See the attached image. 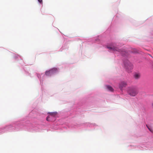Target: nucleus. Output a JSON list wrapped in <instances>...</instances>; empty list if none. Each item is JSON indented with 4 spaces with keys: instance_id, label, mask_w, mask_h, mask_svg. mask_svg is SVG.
Masks as SVG:
<instances>
[{
    "instance_id": "obj_1",
    "label": "nucleus",
    "mask_w": 153,
    "mask_h": 153,
    "mask_svg": "<svg viewBox=\"0 0 153 153\" xmlns=\"http://www.w3.org/2000/svg\"><path fill=\"white\" fill-rule=\"evenodd\" d=\"M23 130L30 132L40 131L42 129L40 125L34 126L27 120H20L13 122L12 123L0 127V135L7 132H13Z\"/></svg>"
},
{
    "instance_id": "obj_2",
    "label": "nucleus",
    "mask_w": 153,
    "mask_h": 153,
    "mask_svg": "<svg viewBox=\"0 0 153 153\" xmlns=\"http://www.w3.org/2000/svg\"><path fill=\"white\" fill-rule=\"evenodd\" d=\"M58 70L57 68H53L50 69L46 71L45 74L43 73H36V74L38 78L40 81L41 85H42L43 82L44 81L47 77L46 76H50L57 73Z\"/></svg>"
},
{
    "instance_id": "obj_3",
    "label": "nucleus",
    "mask_w": 153,
    "mask_h": 153,
    "mask_svg": "<svg viewBox=\"0 0 153 153\" xmlns=\"http://www.w3.org/2000/svg\"><path fill=\"white\" fill-rule=\"evenodd\" d=\"M127 91L128 94L132 97L135 96L138 92L137 89L134 88H129L128 89Z\"/></svg>"
},
{
    "instance_id": "obj_4",
    "label": "nucleus",
    "mask_w": 153,
    "mask_h": 153,
    "mask_svg": "<svg viewBox=\"0 0 153 153\" xmlns=\"http://www.w3.org/2000/svg\"><path fill=\"white\" fill-rule=\"evenodd\" d=\"M124 65L126 71L128 73L131 72L132 68V65L128 60H126L124 62Z\"/></svg>"
},
{
    "instance_id": "obj_5",
    "label": "nucleus",
    "mask_w": 153,
    "mask_h": 153,
    "mask_svg": "<svg viewBox=\"0 0 153 153\" xmlns=\"http://www.w3.org/2000/svg\"><path fill=\"white\" fill-rule=\"evenodd\" d=\"M107 48L110 50L111 51H117L120 52L122 53L123 54V51L115 47L114 45H111L110 47H107Z\"/></svg>"
},
{
    "instance_id": "obj_6",
    "label": "nucleus",
    "mask_w": 153,
    "mask_h": 153,
    "mask_svg": "<svg viewBox=\"0 0 153 153\" xmlns=\"http://www.w3.org/2000/svg\"><path fill=\"white\" fill-rule=\"evenodd\" d=\"M37 113L36 112V110H32L29 114V117L30 118H34L36 117V115H37Z\"/></svg>"
},
{
    "instance_id": "obj_7",
    "label": "nucleus",
    "mask_w": 153,
    "mask_h": 153,
    "mask_svg": "<svg viewBox=\"0 0 153 153\" xmlns=\"http://www.w3.org/2000/svg\"><path fill=\"white\" fill-rule=\"evenodd\" d=\"M46 120L48 121H53L55 120V117L49 115L46 118Z\"/></svg>"
},
{
    "instance_id": "obj_8",
    "label": "nucleus",
    "mask_w": 153,
    "mask_h": 153,
    "mask_svg": "<svg viewBox=\"0 0 153 153\" xmlns=\"http://www.w3.org/2000/svg\"><path fill=\"white\" fill-rule=\"evenodd\" d=\"M127 85V83L125 82H122L119 84V88L122 90L123 87H126Z\"/></svg>"
},
{
    "instance_id": "obj_9",
    "label": "nucleus",
    "mask_w": 153,
    "mask_h": 153,
    "mask_svg": "<svg viewBox=\"0 0 153 153\" xmlns=\"http://www.w3.org/2000/svg\"><path fill=\"white\" fill-rule=\"evenodd\" d=\"M69 128L73 131H76V123L71 124L69 127Z\"/></svg>"
},
{
    "instance_id": "obj_10",
    "label": "nucleus",
    "mask_w": 153,
    "mask_h": 153,
    "mask_svg": "<svg viewBox=\"0 0 153 153\" xmlns=\"http://www.w3.org/2000/svg\"><path fill=\"white\" fill-rule=\"evenodd\" d=\"M47 114H49V115L52 116H53L54 117H55V116H56L57 114V112L56 111H53V112H48Z\"/></svg>"
},
{
    "instance_id": "obj_11",
    "label": "nucleus",
    "mask_w": 153,
    "mask_h": 153,
    "mask_svg": "<svg viewBox=\"0 0 153 153\" xmlns=\"http://www.w3.org/2000/svg\"><path fill=\"white\" fill-rule=\"evenodd\" d=\"M15 56H14V58L15 60H17V59H18L19 58H20L21 61L22 62V60L21 58V57L20 56L18 55H16L14 54Z\"/></svg>"
},
{
    "instance_id": "obj_12",
    "label": "nucleus",
    "mask_w": 153,
    "mask_h": 153,
    "mask_svg": "<svg viewBox=\"0 0 153 153\" xmlns=\"http://www.w3.org/2000/svg\"><path fill=\"white\" fill-rule=\"evenodd\" d=\"M140 76V74H136L134 75V77L136 79H138Z\"/></svg>"
},
{
    "instance_id": "obj_13",
    "label": "nucleus",
    "mask_w": 153,
    "mask_h": 153,
    "mask_svg": "<svg viewBox=\"0 0 153 153\" xmlns=\"http://www.w3.org/2000/svg\"><path fill=\"white\" fill-rule=\"evenodd\" d=\"M107 88L108 90L111 91V92H112L113 91L114 89L111 86H107Z\"/></svg>"
},
{
    "instance_id": "obj_14",
    "label": "nucleus",
    "mask_w": 153,
    "mask_h": 153,
    "mask_svg": "<svg viewBox=\"0 0 153 153\" xmlns=\"http://www.w3.org/2000/svg\"><path fill=\"white\" fill-rule=\"evenodd\" d=\"M23 69H24V71H25V74L27 75H30V74L29 73V72H28V71H25L24 69V68H23Z\"/></svg>"
},
{
    "instance_id": "obj_15",
    "label": "nucleus",
    "mask_w": 153,
    "mask_h": 153,
    "mask_svg": "<svg viewBox=\"0 0 153 153\" xmlns=\"http://www.w3.org/2000/svg\"><path fill=\"white\" fill-rule=\"evenodd\" d=\"M146 126L151 132H152V130L147 125H146Z\"/></svg>"
},
{
    "instance_id": "obj_16",
    "label": "nucleus",
    "mask_w": 153,
    "mask_h": 153,
    "mask_svg": "<svg viewBox=\"0 0 153 153\" xmlns=\"http://www.w3.org/2000/svg\"><path fill=\"white\" fill-rule=\"evenodd\" d=\"M38 1L40 4H42V0H38Z\"/></svg>"
},
{
    "instance_id": "obj_17",
    "label": "nucleus",
    "mask_w": 153,
    "mask_h": 153,
    "mask_svg": "<svg viewBox=\"0 0 153 153\" xmlns=\"http://www.w3.org/2000/svg\"><path fill=\"white\" fill-rule=\"evenodd\" d=\"M64 49L63 48V47L62 46V49H61V50H60V51H62V49Z\"/></svg>"
},
{
    "instance_id": "obj_18",
    "label": "nucleus",
    "mask_w": 153,
    "mask_h": 153,
    "mask_svg": "<svg viewBox=\"0 0 153 153\" xmlns=\"http://www.w3.org/2000/svg\"><path fill=\"white\" fill-rule=\"evenodd\" d=\"M152 107L153 108V102L152 104Z\"/></svg>"
},
{
    "instance_id": "obj_19",
    "label": "nucleus",
    "mask_w": 153,
    "mask_h": 153,
    "mask_svg": "<svg viewBox=\"0 0 153 153\" xmlns=\"http://www.w3.org/2000/svg\"><path fill=\"white\" fill-rule=\"evenodd\" d=\"M21 65L22 66H23V64L22 63H21Z\"/></svg>"
}]
</instances>
